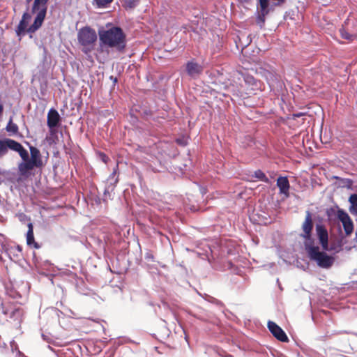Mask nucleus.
I'll list each match as a JSON object with an SVG mask.
<instances>
[{
	"label": "nucleus",
	"instance_id": "f704fd0d",
	"mask_svg": "<svg viewBox=\"0 0 357 357\" xmlns=\"http://www.w3.org/2000/svg\"><path fill=\"white\" fill-rule=\"evenodd\" d=\"M3 109V105L0 104V114L2 113Z\"/></svg>",
	"mask_w": 357,
	"mask_h": 357
},
{
	"label": "nucleus",
	"instance_id": "1a4fd4ad",
	"mask_svg": "<svg viewBox=\"0 0 357 357\" xmlns=\"http://www.w3.org/2000/svg\"><path fill=\"white\" fill-rule=\"evenodd\" d=\"M244 81L246 89L245 91L243 90L239 91L241 96H243V93L246 95L255 94V91L259 89L260 83L254 77L247 75L244 77Z\"/></svg>",
	"mask_w": 357,
	"mask_h": 357
},
{
	"label": "nucleus",
	"instance_id": "4468645a",
	"mask_svg": "<svg viewBox=\"0 0 357 357\" xmlns=\"http://www.w3.org/2000/svg\"><path fill=\"white\" fill-rule=\"evenodd\" d=\"M31 158L29 161L33 163L36 167H40L43 165V160L40 151L33 146H30Z\"/></svg>",
	"mask_w": 357,
	"mask_h": 357
},
{
	"label": "nucleus",
	"instance_id": "7c9ffc66",
	"mask_svg": "<svg viewBox=\"0 0 357 357\" xmlns=\"http://www.w3.org/2000/svg\"><path fill=\"white\" fill-rule=\"evenodd\" d=\"M123 342V338L118 337L116 339L113 338V351L117 346L121 345Z\"/></svg>",
	"mask_w": 357,
	"mask_h": 357
},
{
	"label": "nucleus",
	"instance_id": "f03ea898",
	"mask_svg": "<svg viewBox=\"0 0 357 357\" xmlns=\"http://www.w3.org/2000/svg\"><path fill=\"white\" fill-rule=\"evenodd\" d=\"M305 250L309 258L317 263L322 268H330L335 262V257L328 255L326 252L321 251L319 247L305 242Z\"/></svg>",
	"mask_w": 357,
	"mask_h": 357
},
{
	"label": "nucleus",
	"instance_id": "4be33fe9",
	"mask_svg": "<svg viewBox=\"0 0 357 357\" xmlns=\"http://www.w3.org/2000/svg\"><path fill=\"white\" fill-rule=\"evenodd\" d=\"M8 292L3 291V294L0 295V307L2 309L3 312L5 314H8V312L5 310V305L8 304Z\"/></svg>",
	"mask_w": 357,
	"mask_h": 357
},
{
	"label": "nucleus",
	"instance_id": "bb28decb",
	"mask_svg": "<svg viewBox=\"0 0 357 357\" xmlns=\"http://www.w3.org/2000/svg\"><path fill=\"white\" fill-rule=\"evenodd\" d=\"M197 294H198L200 296L203 297L204 298H205L206 300L208 301H209V302H211V303H215H215H218V304L220 303L219 301H218V300H217V299H215V298H213V297H212V296H211L207 295L205 292H204V294H202V293L201 291H197Z\"/></svg>",
	"mask_w": 357,
	"mask_h": 357
},
{
	"label": "nucleus",
	"instance_id": "ddd939ff",
	"mask_svg": "<svg viewBox=\"0 0 357 357\" xmlns=\"http://www.w3.org/2000/svg\"><path fill=\"white\" fill-rule=\"evenodd\" d=\"M277 186L279 188L280 193L284 195L287 197L289 195L290 185L287 177L280 176L277 179Z\"/></svg>",
	"mask_w": 357,
	"mask_h": 357
},
{
	"label": "nucleus",
	"instance_id": "6ab92c4d",
	"mask_svg": "<svg viewBox=\"0 0 357 357\" xmlns=\"http://www.w3.org/2000/svg\"><path fill=\"white\" fill-rule=\"evenodd\" d=\"M23 315V310L20 307H17L12 310L8 317L13 321H16L18 324H20L22 321Z\"/></svg>",
	"mask_w": 357,
	"mask_h": 357
},
{
	"label": "nucleus",
	"instance_id": "e433bc0d",
	"mask_svg": "<svg viewBox=\"0 0 357 357\" xmlns=\"http://www.w3.org/2000/svg\"><path fill=\"white\" fill-rule=\"evenodd\" d=\"M268 74L270 75L271 79H273L274 75L272 73H268Z\"/></svg>",
	"mask_w": 357,
	"mask_h": 357
},
{
	"label": "nucleus",
	"instance_id": "a211bd4d",
	"mask_svg": "<svg viewBox=\"0 0 357 357\" xmlns=\"http://www.w3.org/2000/svg\"><path fill=\"white\" fill-rule=\"evenodd\" d=\"M26 243L29 245H33L34 248H38L37 243L34 241L33 229L32 223L28 224V231L26 233Z\"/></svg>",
	"mask_w": 357,
	"mask_h": 357
},
{
	"label": "nucleus",
	"instance_id": "423d86ee",
	"mask_svg": "<svg viewBox=\"0 0 357 357\" xmlns=\"http://www.w3.org/2000/svg\"><path fill=\"white\" fill-rule=\"evenodd\" d=\"M126 45V36L123 30L118 26H113V50L123 52Z\"/></svg>",
	"mask_w": 357,
	"mask_h": 357
},
{
	"label": "nucleus",
	"instance_id": "72a5a7b5",
	"mask_svg": "<svg viewBox=\"0 0 357 357\" xmlns=\"http://www.w3.org/2000/svg\"><path fill=\"white\" fill-rule=\"evenodd\" d=\"M241 3H249L252 0H238Z\"/></svg>",
	"mask_w": 357,
	"mask_h": 357
},
{
	"label": "nucleus",
	"instance_id": "412c9836",
	"mask_svg": "<svg viewBox=\"0 0 357 357\" xmlns=\"http://www.w3.org/2000/svg\"><path fill=\"white\" fill-rule=\"evenodd\" d=\"M349 202L350 203L349 212L353 215H357V195H351Z\"/></svg>",
	"mask_w": 357,
	"mask_h": 357
},
{
	"label": "nucleus",
	"instance_id": "cd10ccee",
	"mask_svg": "<svg viewBox=\"0 0 357 357\" xmlns=\"http://www.w3.org/2000/svg\"><path fill=\"white\" fill-rule=\"evenodd\" d=\"M340 332H337L336 331H327L324 335H321L317 337L318 340L325 341L328 338H331L333 335L340 333Z\"/></svg>",
	"mask_w": 357,
	"mask_h": 357
},
{
	"label": "nucleus",
	"instance_id": "9d476101",
	"mask_svg": "<svg viewBox=\"0 0 357 357\" xmlns=\"http://www.w3.org/2000/svg\"><path fill=\"white\" fill-rule=\"evenodd\" d=\"M316 232L323 250H331L332 248H328V233L325 226L317 225Z\"/></svg>",
	"mask_w": 357,
	"mask_h": 357
},
{
	"label": "nucleus",
	"instance_id": "5701e85b",
	"mask_svg": "<svg viewBox=\"0 0 357 357\" xmlns=\"http://www.w3.org/2000/svg\"><path fill=\"white\" fill-rule=\"evenodd\" d=\"M6 130L10 133V135H16L18 132V126L13 122L12 119L8 123Z\"/></svg>",
	"mask_w": 357,
	"mask_h": 357
},
{
	"label": "nucleus",
	"instance_id": "c756f323",
	"mask_svg": "<svg viewBox=\"0 0 357 357\" xmlns=\"http://www.w3.org/2000/svg\"><path fill=\"white\" fill-rule=\"evenodd\" d=\"M94 1L98 8H105L110 2H112V0H94Z\"/></svg>",
	"mask_w": 357,
	"mask_h": 357
},
{
	"label": "nucleus",
	"instance_id": "f8f14e48",
	"mask_svg": "<svg viewBox=\"0 0 357 357\" xmlns=\"http://www.w3.org/2000/svg\"><path fill=\"white\" fill-rule=\"evenodd\" d=\"M259 11L257 19V23L262 27L265 22V17L269 13V2L268 0H259Z\"/></svg>",
	"mask_w": 357,
	"mask_h": 357
},
{
	"label": "nucleus",
	"instance_id": "dca6fc26",
	"mask_svg": "<svg viewBox=\"0 0 357 357\" xmlns=\"http://www.w3.org/2000/svg\"><path fill=\"white\" fill-rule=\"evenodd\" d=\"M35 167H36V166L29 161V157L26 160H23V162L18 165V169L22 176H26L29 172Z\"/></svg>",
	"mask_w": 357,
	"mask_h": 357
},
{
	"label": "nucleus",
	"instance_id": "393cba45",
	"mask_svg": "<svg viewBox=\"0 0 357 357\" xmlns=\"http://www.w3.org/2000/svg\"><path fill=\"white\" fill-rule=\"evenodd\" d=\"M139 0H125L124 6L126 9H132L137 6Z\"/></svg>",
	"mask_w": 357,
	"mask_h": 357
},
{
	"label": "nucleus",
	"instance_id": "2f4dec72",
	"mask_svg": "<svg viewBox=\"0 0 357 357\" xmlns=\"http://www.w3.org/2000/svg\"><path fill=\"white\" fill-rule=\"evenodd\" d=\"M305 115L304 113L303 112H298V113H295L293 114V116H294V119H296V118H298V117H301L302 116Z\"/></svg>",
	"mask_w": 357,
	"mask_h": 357
},
{
	"label": "nucleus",
	"instance_id": "9b49d317",
	"mask_svg": "<svg viewBox=\"0 0 357 357\" xmlns=\"http://www.w3.org/2000/svg\"><path fill=\"white\" fill-rule=\"evenodd\" d=\"M6 144L7 150L10 149L17 152L22 160L28 158V151L19 142L11 139H6Z\"/></svg>",
	"mask_w": 357,
	"mask_h": 357
},
{
	"label": "nucleus",
	"instance_id": "473e14b6",
	"mask_svg": "<svg viewBox=\"0 0 357 357\" xmlns=\"http://www.w3.org/2000/svg\"><path fill=\"white\" fill-rule=\"evenodd\" d=\"M100 157L104 162H107V159H108V157H107L105 154L102 153L100 154Z\"/></svg>",
	"mask_w": 357,
	"mask_h": 357
},
{
	"label": "nucleus",
	"instance_id": "7ed1b4c3",
	"mask_svg": "<svg viewBox=\"0 0 357 357\" xmlns=\"http://www.w3.org/2000/svg\"><path fill=\"white\" fill-rule=\"evenodd\" d=\"M77 40L82 47V51L85 54H88L94 49L97 34L93 29L85 26L78 31Z\"/></svg>",
	"mask_w": 357,
	"mask_h": 357
},
{
	"label": "nucleus",
	"instance_id": "4c0bfd02",
	"mask_svg": "<svg viewBox=\"0 0 357 357\" xmlns=\"http://www.w3.org/2000/svg\"><path fill=\"white\" fill-rule=\"evenodd\" d=\"M348 182L351 184V181L350 180H348Z\"/></svg>",
	"mask_w": 357,
	"mask_h": 357
},
{
	"label": "nucleus",
	"instance_id": "0eeeda50",
	"mask_svg": "<svg viewBox=\"0 0 357 357\" xmlns=\"http://www.w3.org/2000/svg\"><path fill=\"white\" fill-rule=\"evenodd\" d=\"M337 217L342 222L346 235H351L354 231V223L348 213L343 209H338Z\"/></svg>",
	"mask_w": 357,
	"mask_h": 357
},
{
	"label": "nucleus",
	"instance_id": "2eb2a0df",
	"mask_svg": "<svg viewBox=\"0 0 357 357\" xmlns=\"http://www.w3.org/2000/svg\"><path fill=\"white\" fill-rule=\"evenodd\" d=\"M60 121V116L58 112L54 109H51L47 114V126L50 128L57 126Z\"/></svg>",
	"mask_w": 357,
	"mask_h": 357
},
{
	"label": "nucleus",
	"instance_id": "6e6552de",
	"mask_svg": "<svg viewBox=\"0 0 357 357\" xmlns=\"http://www.w3.org/2000/svg\"><path fill=\"white\" fill-rule=\"evenodd\" d=\"M267 327L271 334L279 341L282 342H289V338L284 331L273 321H268Z\"/></svg>",
	"mask_w": 357,
	"mask_h": 357
},
{
	"label": "nucleus",
	"instance_id": "aec40b11",
	"mask_svg": "<svg viewBox=\"0 0 357 357\" xmlns=\"http://www.w3.org/2000/svg\"><path fill=\"white\" fill-rule=\"evenodd\" d=\"M8 303H22V296L18 291H7Z\"/></svg>",
	"mask_w": 357,
	"mask_h": 357
},
{
	"label": "nucleus",
	"instance_id": "f3484780",
	"mask_svg": "<svg viewBox=\"0 0 357 357\" xmlns=\"http://www.w3.org/2000/svg\"><path fill=\"white\" fill-rule=\"evenodd\" d=\"M186 70L190 76L199 75L202 71V67L197 63L189 61L186 64Z\"/></svg>",
	"mask_w": 357,
	"mask_h": 357
},
{
	"label": "nucleus",
	"instance_id": "20e7f679",
	"mask_svg": "<svg viewBox=\"0 0 357 357\" xmlns=\"http://www.w3.org/2000/svg\"><path fill=\"white\" fill-rule=\"evenodd\" d=\"M100 47L102 51L109 52L112 47V25L108 23L105 26L98 29Z\"/></svg>",
	"mask_w": 357,
	"mask_h": 357
},
{
	"label": "nucleus",
	"instance_id": "c85d7f7f",
	"mask_svg": "<svg viewBox=\"0 0 357 357\" xmlns=\"http://www.w3.org/2000/svg\"><path fill=\"white\" fill-rule=\"evenodd\" d=\"M6 139H0V158L3 157L7 153Z\"/></svg>",
	"mask_w": 357,
	"mask_h": 357
},
{
	"label": "nucleus",
	"instance_id": "c9c22d12",
	"mask_svg": "<svg viewBox=\"0 0 357 357\" xmlns=\"http://www.w3.org/2000/svg\"><path fill=\"white\" fill-rule=\"evenodd\" d=\"M116 82H117V79L116 77L113 78V84H114Z\"/></svg>",
	"mask_w": 357,
	"mask_h": 357
},
{
	"label": "nucleus",
	"instance_id": "f257e3e1",
	"mask_svg": "<svg viewBox=\"0 0 357 357\" xmlns=\"http://www.w3.org/2000/svg\"><path fill=\"white\" fill-rule=\"evenodd\" d=\"M48 0H35L32 7V13L36 14L33 24L28 26L31 15L28 13H24L22 15L17 29L16 33L18 36L24 35L26 31L33 33L37 31L42 25L47 13V3Z\"/></svg>",
	"mask_w": 357,
	"mask_h": 357
},
{
	"label": "nucleus",
	"instance_id": "b1692460",
	"mask_svg": "<svg viewBox=\"0 0 357 357\" xmlns=\"http://www.w3.org/2000/svg\"><path fill=\"white\" fill-rule=\"evenodd\" d=\"M340 33L343 39L347 40L349 41H352L355 38L354 35L348 33L343 27L340 29Z\"/></svg>",
	"mask_w": 357,
	"mask_h": 357
},
{
	"label": "nucleus",
	"instance_id": "a878e982",
	"mask_svg": "<svg viewBox=\"0 0 357 357\" xmlns=\"http://www.w3.org/2000/svg\"><path fill=\"white\" fill-rule=\"evenodd\" d=\"M255 177L265 182H268V179L265 175V174L260 169H258L255 172Z\"/></svg>",
	"mask_w": 357,
	"mask_h": 357
},
{
	"label": "nucleus",
	"instance_id": "39448f33",
	"mask_svg": "<svg viewBox=\"0 0 357 357\" xmlns=\"http://www.w3.org/2000/svg\"><path fill=\"white\" fill-rule=\"evenodd\" d=\"M313 227L312 215L310 211H306L305 220L301 226L303 233L301 234V236L305 239V242L309 244L313 243V240L312 239Z\"/></svg>",
	"mask_w": 357,
	"mask_h": 357
}]
</instances>
